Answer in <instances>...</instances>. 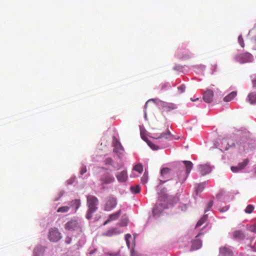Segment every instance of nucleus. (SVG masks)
<instances>
[{
  "instance_id": "nucleus-1",
  "label": "nucleus",
  "mask_w": 256,
  "mask_h": 256,
  "mask_svg": "<svg viewBox=\"0 0 256 256\" xmlns=\"http://www.w3.org/2000/svg\"><path fill=\"white\" fill-rule=\"evenodd\" d=\"M98 200L95 196L92 195L86 196V205L88 208L86 214V218L88 220L92 218V214L98 209Z\"/></svg>"
},
{
  "instance_id": "nucleus-2",
  "label": "nucleus",
  "mask_w": 256,
  "mask_h": 256,
  "mask_svg": "<svg viewBox=\"0 0 256 256\" xmlns=\"http://www.w3.org/2000/svg\"><path fill=\"white\" fill-rule=\"evenodd\" d=\"M151 138L156 139H167L170 135V132L168 131L166 132H162L160 130L153 128L150 133Z\"/></svg>"
},
{
  "instance_id": "nucleus-3",
  "label": "nucleus",
  "mask_w": 256,
  "mask_h": 256,
  "mask_svg": "<svg viewBox=\"0 0 256 256\" xmlns=\"http://www.w3.org/2000/svg\"><path fill=\"white\" fill-rule=\"evenodd\" d=\"M117 204V200L116 198L110 196L106 198L104 206V210L110 211L113 210Z\"/></svg>"
},
{
  "instance_id": "nucleus-4",
  "label": "nucleus",
  "mask_w": 256,
  "mask_h": 256,
  "mask_svg": "<svg viewBox=\"0 0 256 256\" xmlns=\"http://www.w3.org/2000/svg\"><path fill=\"white\" fill-rule=\"evenodd\" d=\"M62 238L61 234L56 228H51L50 230L48 238L52 242H57Z\"/></svg>"
},
{
  "instance_id": "nucleus-5",
  "label": "nucleus",
  "mask_w": 256,
  "mask_h": 256,
  "mask_svg": "<svg viewBox=\"0 0 256 256\" xmlns=\"http://www.w3.org/2000/svg\"><path fill=\"white\" fill-rule=\"evenodd\" d=\"M236 60L240 63L250 62L252 60V56L248 52H244L236 56Z\"/></svg>"
},
{
  "instance_id": "nucleus-6",
  "label": "nucleus",
  "mask_w": 256,
  "mask_h": 256,
  "mask_svg": "<svg viewBox=\"0 0 256 256\" xmlns=\"http://www.w3.org/2000/svg\"><path fill=\"white\" fill-rule=\"evenodd\" d=\"M79 227L78 221L75 220H71L67 222L64 225L65 229L69 231L75 230L77 228H78Z\"/></svg>"
},
{
  "instance_id": "nucleus-7",
  "label": "nucleus",
  "mask_w": 256,
  "mask_h": 256,
  "mask_svg": "<svg viewBox=\"0 0 256 256\" xmlns=\"http://www.w3.org/2000/svg\"><path fill=\"white\" fill-rule=\"evenodd\" d=\"M214 92L212 90L208 89L204 92L202 98L206 103H211L213 100Z\"/></svg>"
},
{
  "instance_id": "nucleus-8",
  "label": "nucleus",
  "mask_w": 256,
  "mask_h": 256,
  "mask_svg": "<svg viewBox=\"0 0 256 256\" xmlns=\"http://www.w3.org/2000/svg\"><path fill=\"white\" fill-rule=\"evenodd\" d=\"M199 172L201 175L204 176L210 173L212 167L208 164H200L198 166Z\"/></svg>"
},
{
  "instance_id": "nucleus-9",
  "label": "nucleus",
  "mask_w": 256,
  "mask_h": 256,
  "mask_svg": "<svg viewBox=\"0 0 256 256\" xmlns=\"http://www.w3.org/2000/svg\"><path fill=\"white\" fill-rule=\"evenodd\" d=\"M116 176L118 180L120 182H126L128 178L127 172L126 170H122L120 172H118L116 174Z\"/></svg>"
},
{
  "instance_id": "nucleus-10",
  "label": "nucleus",
  "mask_w": 256,
  "mask_h": 256,
  "mask_svg": "<svg viewBox=\"0 0 256 256\" xmlns=\"http://www.w3.org/2000/svg\"><path fill=\"white\" fill-rule=\"evenodd\" d=\"M121 213V210H119L112 214H110L108 216V218L104 222V224L106 225L112 221L118 220L120 216Z\"/></svg>"
},
{
  "instance_id": "nucleus-11",
  "label": "nucleus",
  "mask_w": 256,
  "mask_h": 256,
  "mask_svg": "<svg viewBox=\"0 0 256 256\" xmlns=\"http://www.w3.org/2000/svg\"><path fill=\"white\" fill-rule=\"evenodd\" d=\"M232 238L236 240H243L246 238V234L241 230H236L232 232Z\"/></svg>"
},
{
  "instance_id": "nucleus-12",
  "label": "nucleus",
  "mask_w": 256,
  "mask_h": 256,
  "mask_svg": "<svg viewBox=\"0 0 256 256\" xmlns=\"http://www.w3.org/2000/svg\"><path fill=\"white\" fill-rule=\"evenodd\" d=\"M161 106H162L164 110L166 112L170 111L177 108V106L175 104L164 102H161Z\"/></svg>"
},
{
  "instance_id": "nucleus-13",
  "label": "nucleus",
  "mask_w": 256,
  "mask_h": 256,
  "mask_svg": "<svg viewBox=\"0 0 256 256\" xmlns=\"http://www.w3.org/2000/svg\"><path fill=\"white\" fill-rule=\"evenodd\" d=\"M120 233V232L117 228H112L103 233L102 236L111 237L112 236L118 234Z\"/></svg>"
},
{
  "instance_id": "nucleus-14",
  "label": "nucleus",
  "mask_w": 256,
  "mask_h": 256,
  "mask_svg": "<svg viewBox=\"0 0 256 256\" xmlns=\"http://www.w3.org/2000/svg\"><path fill=\"white\" fill-rule=\"evenodd\" d=\"M68 204L70 208H74V212H76L80 206V200L75 199L70 201Z\"/></svg>"
},
{
  "instance_id": "nucleus-15",
  "label": "nucleus",
  "mask_w": 256,
  "mask_h": 256,
  "mask_svg": "<svg viewBox=\"0 0 256 256\" xmlns=\"http://www.w3.org/2000/svg\"><path fill=\"white\" fill-rule=\"evenodd\" d=\"M100 180L102 184H110L114 180V178L110 174H107L101 178Z\"/></svg>"
},
{
  "instance_id": "nucleus-16",
  "label": "nucleus",
  "mask_w": 256,
  "mask_h": 256,
  "mask_svg": "<svg viewBox=\"0 0 256 256\" xmlns=\"http://www.w3.org/2000/svg\"><path fill=\"white\" fill-rule=\"evenodd\" d=\"M220 256H232V252L226 247H222L220 248Z\"/></svg>"
},
{
  "instance_id": "nucleus-17",
  "label": "nucleus",
  "mask_w": 256,
  "mask_h": 256,
  "mask_svg": "<svg viewBox=\"0 0 256 256\" xmlns=\"http://www.w3.org/2000/svg\"><path fill=\"white\" fill-rule=\"evenodd\" d=\"M202 245V241L200 240L196 239L192 241V250H196L200 248Z\"/></svg>"
},
{
  "instance_id": "nucleus-18",
  "label": "nucleus",
  "mask_w": 256,
  "mask_h": 256,
  "mask_svg": "<svg viewBox=\"0 0 256 256\" xmlns=\"http://www.w3.org/2000/svg\"><path fill=\"white\" fill-rule=\"evenodd\" d=\"M114 151L116 152H120L121 150L124 151V150L121 144L117 140L114 143Z\"/></svg>"
},
{
  "instance_id": "nucleus-19",
  "label": "nucleus",
  "mask_w": 256,
  "mask_h": 256,
  "mask_svg": "<svg viewBox=\"0 0 256 256\" xmlns=\"http://www.w3.org/2000/svg\"><path fill=\"white\" fill-rule=\"evenodd\" d=\"M186 169V173L187 176L190 174L192 169L193 164L190 161L184 160L183 162Z\"/></svg>"
},
{
  "instance_id": "nucleus-20",
  "label": "nucleus",
  "mask_w": 256,
  "mask_h": 256,
  "mask_svg": "<svg viewBox=\"0 0 256 256\" xmlns=\"http://www.w3.org/2000/svg\"><path fill=\"white\" fill-rule=\"evenodd\" d=\"M170 172V170L167 168H163L161 170V175L165 178H169Z\"/></svg>"
},
{
  "instance_id": "nucleus-21",
  "label": "nucleus",
  "mask_w": 256,
  "mask_h": 256,
  "mask_svg": "<svg viewBox=\"0 0 256 256\" xmlns=\"http://www.w3.org/2000/svg\"><path fill=\"white\" fill-rule=\"evenodd\" d=\"M236 96V92H230V94L226 96L224 100L225 102H230Z\"/></svg>"
},
{
  "instance_id": "nucleus-22",
  "label": "nucleus",
  "mask_w": 256,
  "mask_h": 256,
  "mask_svg": "<svg viewBox=\"0 0 256 256\" xmlns=\"http://www.w3.org/2000/svg\"><path fill=\"white\" fill-rule=\"evenodd\" d=\"M248 101L250 104H253L256 103V93L252 92L250 93L248 96Z\"/></svg>"
},
{
  "instance_id": "nucleus-23",
  "label": "nucleus",
  "mask_w": 256,
  "mask_h": 256,
  "mask_svg": "<svg viewBox=\"0 0 256 256\" xmlns=\"http://www.w3.org/2000/svg\"><path fill=\"white\" fill-rule=\"evenodd\" d=\"M208 219V216L205 214L204 216L197 222L196 228H198L202 226L204 223H205Z\"/></svg>"
},
{
  "instance_id": "nucleus-24",
  "label": "nucleus",
  "mask_w": 256,
  "mask_h": 256,
  "mask_svg": "<svg viewBox=\"0 0 256 256\" xmlns=\"http://www.w3.org/2000/svg\"><path fill=\"white\" fill-rule=\"evenodd\" d=\"M250 162V160L248 158H246L243 160V161L241 162H239L238 164L239 166V168H240V169L242 170L244 169L248 164Z\"/></svg>"
},
{
  "instance_id": "nucleus-25",
  "label": "nucleus",
  "mask_w": 256,
  "mask_h": 256,
  "mask_svg": "<svg viewBox=\"0 0 256 256\" xmlns=\"http://www.w3.org/2000/svg\"><path fill=\"white\" fill-rule=\"evenodd\" d=\"M44 251V249L42 246H38L34 250V256H39L42 254Z\"/></svg>"
},
{
  "instance_id": "nucleus-26",
  "label": "nucleus",
  "mask_w": 256,
  "mask_h": 256,
  "mask_svg": "<svg viewBox=\"0 0 256 256\" xmlns=\"http://www.w3.org/2000/svg\"><path fill=\"white\" fill-rule=\"evenodd\" d=\"M70 210V207L69 206H63L60 207L58 210V212H62L65 213L68 212Z\"/></svg>"
},
{
  "instance_id": "nucleus-27",
  "label": "nucleus",
  "mask_w": 256,
  "mask_h": 256,
  "mask_svg": "<svg viewBox=\"0 0 256 256\" xmlns=\"http://www.w3.org/2000/svg\"><path fill=\"white\" fill-rule=\"evenodd\" d=\"M133 170L141 174L143 171V166L141 164H138L134 166Z\"/></svg>"
},
{
  "instance_id": "nucleus-28",
  "label": "nucleus",
  "mask_w": 256,
  "mask_h": 256,
  "mask_svg": "<svg viewBox=\"0 0 256 256\" xmlns=\"http://www.w3.org/2000/svg\"><path fill=\"white\" fill-rule=\"evenodd\" d=\"M254 206L249 204L246 207L244 212L246 214H251L254 211Z\"/></svg>"
},
{
  "instance_id": "nucleus-29",
  "label": "nucleus",
  "mask_w": 256,
  "mask_h": 256,
  "mask_svg": "<svg viewBox=\"0 0 256 256\" xmlns=\"http://www.w3.org/2000/svg\"><path fill=\"white\" fill-rule=\"evenodd\" d=\"M130 190L133 193L138 194L140 190V186L138 185L136 186H132L130 187Z\"/></svg>"
},
{
  "instance_id": "nucleus-30",
  "label": "nucleus",
  "mask_w": 256,
  "mask_h": 256,
  "mask_svg": "<svg viewBox=\"0 0 256 256\" xmlns=\"http://www.w3.org/2000/svg\"><path fill=\"white\" fill-rule=\"evenodd\" d=\"M146 142L148 143V144L153 150H158L159 148H158V146H156L155 144H153L152 142L150 140H147Z\"/></svg>"
},
{
  "instance_id": "nucleus-31",
  "label": "nucleus",
  "mask_w": 256,
  "mask_h": 256,
  "mask_svg": "<svg viewBox=\"0 0 256 256\" xmlns=\"http://www.w3.org/2000/svg\"><path fill=\"white\" fill-rule=\"evenodd\" d=\"M230 170L233 172H238L242 170L241 169H240V168H239L238 164L236 166H232L230 167Z\"/></svg>"
},
{
  "instance_id": "nucleus-32",
  "label": "nucleus",
  "mask_w": 256,
  "mask_h": 256,
  "mask_svg": "<svg viewBox=\"0 0 256 256\" xmlns=\"http://www.w3.org/2000/svg\"><path fill=\"white\" fill-rule=\"evenodd\" d=\"M238 42L242 48H244V40L242 36L241 35L239 36L238 38Z\"/></svg>"
},
{
  "instance_id": "nucleus-33",
  "label": "nucleus",
  "mask_w": 256,
  "mask_h": 256,
  "mask_svg": "<svg viewBox=\"0 0 256 256\" xmlns=\"http://www.w3.org/2000/svg\"><path fill=\"white\" fill-rule=\"evenodd\" d=\"M251 44L252 48L254 50H256V36L254 37L252 40Z\"/></svg>"
},
{
  "instance_id": "nucleus-34",
  "label": "nucleus",
  "mask_w": 256,
  "mask_h": 256,
  "mask_svg": "<svg viewBox=\"0 0 256 256\" xmlns=\"http://www.w3.org/2000/svg\"><path fill=\"white\" fill-rule=\"evenodd\" d=\"M178 90L179 92L182 94L186 90V86L184 84H182L178 88Z\"/></svg>"
},
{
  "instance_id": "nucleus-35",
  "label": "nucleus",
  "mask_w": 256,
  "mask_h": 256,
  "mask_svg": "<svg viewBox=\"0 0 256 256\" xmlns=\"http://www.w3.org/2000/svg\"><path fill=\"white\" fill-rule=\"evenodd\" d=\"M130 256H142V255L140 254H139L137 252L135 251L134 248H132L130 251Z\"/></svg>"
},
{
  "instance_id": "nucleus-36",
  "label": "nucleus",
  "mask_w": 256,
  "mask_h": 256,
  "mask_svg": "<svg viewBox=\"0 0 256 256\" xmlns=\"http://www.w3.org/2000/svg\"><path fill=\"white\" fill-rule=\"evenodd\" d=\"M212 205L213 201L210 200L207 204L206 209L205 210L204 212H206L207 211L209 210L211 207L212 206Z\"/></svg>"
},
{
  "instance_id": "nucleus-37",
  "label": "nucleus",
  "mask_w": 256,
  "mask_h": 256,
  "mask_svg": "<svg viewBox=\"0 0 256 256\" xmlns=\"http://www.w3.org/2000/svg\"><path fill=\"white\" fill-rule=\"evenodd\" d=\"M131 238V235L130 234H126L125 236V239L126 240V244L128 247H130V242H129V239Z\"/></svg>"
},
{
  "instance_id": "nucleus-38",
  "label": "nucleus",
  "mask_w": 256,
  "mask_h": 256,
  "mask_svg": "<svg viewBox=\"0 0 256 256\" xmlns=\"http://www.w3.org/2000/svg\"><path fill=\"white\" fill-rule=\"evenodd\" d=\"M248 230L252 232L256 233V224L250 226L248 228Z\"/></svg>"
},
{
  "instance_id": "nucleus-39",
  "label": "nucleus",
  "mask_w": 256,
  "mask_h": 256,
  "mask_svg": "<svg viewBox=\"0 0 256 256\" xmlns=\"http://www.w3.org/2000/svg\"><path fill=\"white\" fill-rule=\"evenodd\" d=\"M112 162V158H107L104 160V163L106 165H111Z\"/></svg>"
},
{
  "instance_id": "nucleus-40",
  "label": "nucleus",
  "mask_w": 256,
  "mask_h": 256,
  "mask_svg": "<svg viewBox=\"0 0 256 256\" xmlns=\"http://www.w3.org/2000/svg\"><path fill=\"white\" fill-rule=\"evenodd\" d=\"M204 188L203 184H199L198 188L196 189V192L198 194V192H200L202 191Z\"/></svg>"
},
{
  "instance_id": "nucleus-41",
  "label": "nucleus",
  "mask_w": 256,
  "mask_h": 256,
  "mask_svg": "<svg viewBox=\"0 0 256 256\" xmlns=\"http://www.w3.org/2000/svg\"><path fill=\"white\" fill-rule=\"evenodd\" d=\"M72 239L70 237L67 236L66 238L65 242L68 244H70L72 242Z\"/></svg>"
},
{
  "instance_id": "nucleus-42",
  "label": "nucleus",
  "mask_w": 256,
  "mask_h": 256,
  "mask_svg": "<svg viewBox=\"0 0 256 256\" xmlns=\"http://www.w3.org/2000/svg\"><path fill=\"white\" fill-rule=\"evenodd\" d=\"M86 172V168L85 166H82L81 168L80 173L81 174H83Z\"/></svg>"
},
{
  "instance_id": "nucleus-43",
  "label": "nucleus",
  "mask_w": 256,
  "mask_h": 256,
  "mask_svg": "<svg viewBox=\"0 0 256 256\" xmlns=\"http://www.w3.org/2000/svg\"><path fill=\"white\" fill-rule=\"evenodd\" d=\"M228 209V206H224L221 208H220L219 209V211L221 212H225L226 211H227Z\"/></svg>"
},
{
  "instance_id": "nucleus-44",
  "label": "nucleus",
  "mask_w": 256,
  "mask_h": 256,
  "mask_svg": "<svg viewBox=\"0 0 256 256\" xmlns=\"http://www.w3.org/2000/svg\"><path fill=\"white\" fill-rule=\"evenodd\" d=\"M186 176H185L184 175L181 178H179L178 182L180 183H182L186 178Z\"/></svg>"
},
{
  "instance_id": "nucleus-45",
  "label": "nucleus",
  "mask_w": 256,
  "mask_h": 256,
  "mask_svg": "<svg viewBox=\"0 0 256 256\" xmlns=\"http://www.w3.org/2000/svg\"><path fill=\"white\" fill-rule=\"evenodd\" d=\"M146 176H144L142 178V183H145V182H146Z\"/></svg>"
},
{
  "instance_id": "nucleus-46",
  "label": "nucleus",
  "mask_w": 256,
  "mask_h": 256,
  "mask_svg": "<svg viewBox=\"0 0 256 256\" xmlns=\"http://www.w3.org/2000/svg\"><path fill=\"white\" fill-rule=\"evenodd\" d=\"M156 211H157V208H154V209H153V210H152V212L154 214H156Z\"/></svg>"
},
{
  "instance_id": "nucleus-47",
  "label": "nucleus",
  "mask_w": 256,
  "mask_h": 256,
  "mask_svg": "<svg viewBox=\"0 0 256 256\" xmlns=\"http://www.w3.org/2000/svg\"><path fill=\"white\" fill-rule=\"evenodd\" d=\"M253 86L256 87V78L252 80Z\"/></svg>"
},
{
  "instance_id": "nucleus-48",
  "label": "nucleus",
  "mask_w": 256,
  "mask_h": 256,
  "mask_svg": "<svg viewBox=\"0 0 256 256\" xmlns=\"http://www.w3.org/2000/svg\"><path fill=\"white\" fill-rule=\"evenodd\" d=\"M252 251L256 252V246H252Z\"/></svg>"
},
{
  "instance_id": "nucleus-49",
  "label": "nucleus",
  "mask_w": 256,
  "mask_h": 256,
  "mask_svg": "<svg viewBox=\"0 0 256 256\" xmlns=\"http://www.w3.org/2000/svg\"><path fill=\"white\" fill-rule=\"evenodd\" d=\"M190 100H192V101L194 102V101H196V100H198V98H196V99H195V100H193V99L191 98Z\"/></svg>"
},
{
  "instance_id": "nucleus-50",
  "label": "nucleus",
  "mask_w": 256,
  "mask_h": 256,
  "mask_svg": "<svg viewBox=\"0 0 256 256\" xmlns=\"http://www.w3.org/2000/svg\"><path fill=\"white\" fill-rule=\"evenodd\" d=\"M202 234V232H200L196 236V237H198L199 236H200L201 234Z\"/></svg>"
},
{
  "instance_id": "nucleus-51",
  "label": "nucleus",
  "mask_w": 256,
  "mask_h": 256,
  "mask_svg": "<svg viewBox=\"0 0 256 256\" xmlns=\"http://www.w3.org/2000/svg\"><path fill=\"white\" fill-rule=\"evenodd\" d=\"M160 182H161V184H163V183H164V182H166V181H165V180H160Z\"/></svg>"
},
{
  "instance_id": "nucleus-52",
  "label": "nucleus",
  "mask_w": 256,
  "mask_h": 256,
  "mask_svg": "<svg viewBox=\"0 0 256 256\" xmlns=\"http://www.w3.org/2000/svg\"><path fill=\"white\" fill-rule=\"evenodd\" d=\"M228 147H227L226 146L224 148V150H228Z\"/></svg>"
},
{
  "instance_id": "nucleus-53",
  "label": "nucleus",
  "mask_w": 256,
  "mask_h": 256,
  "mask_svg": "<svg viewBox=\"0 0 256 256\" xmlns=\"http://www.w3.org/2000/svg\"><path fill=\"white\" fill-rule=\"evenodd\" d=\"M254 172L256 174V166L254 168Z\"/></svg>"
},
{
  "instance_id": "nucleus-54",
  "label": "nucleus",
  "mask_w": 256,
  "mask_h": 256,
  "mask_svg": "<svg viewBox=\"0 0 256 256\" xmlns=\"http://www.w3.org/2000/svg\"><path fill=\"white\" fill-rule=\"evenodd\" d=\"M231 146H235V144H234V143H232Z\"/></svg>"
},
{
  "instance_id": "nucleus-55",
  "label": "nucleus",
  "mask_w": 256,
  "mask_h": 256,
  "mask_svg": "<svg viewBox=\"0 0 256 256\" xmlns=\"http://www.w3.org/2000/svg\"><path fill=\"white\" fill-rule=\"evenodd\" d=\"M150 100H149L147 101L146 104H147L148 102H150Z\"/></svg>"
}]
</instances>
